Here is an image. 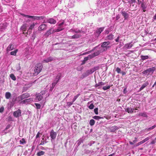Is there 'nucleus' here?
Returning a JSON list of instances; mask_svg holds the SVG:
<instances>
[{
	"instance_id": "f257e3e1",
	"label": "nucleus",
	"mask_w": 156,
	"mask_h": 156,
	"mask_svg": "<svg viewBox=\"0 0 156 156\" xmlns=\"http://www.w3.org/2000/svg\"><path fill=\"white\" fill-rule=\"evenodd\" d=\"M42 66L41 64L40 63L38 64L36 66L34 69V76L38 75L41 71Z\"/></svg>"
},
{
	"instance_id": "f03ea898",
	"label": "nucleus",
	"mask_w": 156,
	"mask_h": 156,
	"mask_svg": "<svg viewBox=\"0 0 156 156\" xmlns=\"http://www.w3.org/2000/svg\"><path fill=\"white\" fill-rule=\"evenodd\" d=\"M156 67H154L152 68H150L143 71L142 73L146 75H148L151 73H153V72L156 70Z\"/></svg>"
},
{
	"instance_id": "7ed1b4c3",
	"label": "nucleus",
	"mask_w": 156,
	"mask_h": 156,
	"mask_svg": "<svg viewBox=\"0 0 156 156\" xmlns=\"http://www.w3.org/2000/svg\"><path fill=\"white\" fill-rule=\"evenodd\" d=\"M44 92L45 91H42L41 92L40 94L39 93L36 94L37 98L38 101H41L43 97L42 95H43L45 94Z\"/></svg>"
},
{
	"instance_id": "20e7f679",
	"label": "nucleus",
	"mask_w": 156,
	"mask_h": 156,
	"mask_svg": "<svg viewBox=\"0 0 156 156\" xmlns=\"http://www.w3.org/2000/svg\"><path fill=\"white\" fill-rule=\"evenodd\" d=\"M50 135L51 139L54 140L56 137L57 133L53 129H52L50 132Z\"/></svg>"
},
{
	"instance_id": "39448f33",
	"label": "nucleus",
	"mask_w": 156,
	"mask_h": 156,
	"mask_svg": "<svg viewBox=\"0 0 156 156\" xmlns=\"http://www.w3.org/2000/svg\"><path fill=\"white\" fill-rule=\"evenodd\" d=\"M14 116L16 117H18L21 115V111L20 109H18L17 110L15 111L13 114Z\"/></svg>"
},
{
	"instance_id": "423d86ee",
	"label": "nucleus",
	"mask_w": 156,
	"mask_h": 156,
	"mask_svg": "<svg viewBox=\"0 0 156 156\" xmlns=\"http://www.w3.org/2000/svg\"><path fill=\"white\" fill-rule=\"evenodd\" d=\"M39 31L44 30L47 29V25L45 24H41L38 27Z\"/></svg>"
},
{
	"instance_id": "0eeeda50",
	"label": "nucleus",
	"mask_w": 156,
	"mask_h": 156,
	"mask_svg": "<svg viewBox=\"0 0 156 156\" xmlns=\"http://www.w3.org/2000/svg\"><path fill=\"white\" fill-rule=\"evenodd\" d=\"M96 55H95V53L89 55L85 57L84 58L83 60H84L85 62H86L88 60L91 59Z\"/></svg>"
},
{
	"instance_id": "6e6552de",
	"label": "nucleus",
	"mask_w": 156,
	"mask_h": 156,
	"mask_svg": "<svg viewBox=\"0 0 156 156\" xmlns=\"http://www.w3.org/2000/svg\"><path fill=\"white\" fill-rule=\"evenodd\" d=\"M33 98H29V99H26L22 101L21 102V103L22 104H26V103L31 102L33 101Z\"/></svg>"
},
{
	"instance_id": "1a4fd4ad",
	"label": "nucleus",
	"mask_w": 156,
	"mask_h": 156,
	"mask_svg": "<svg viewBox=\"0 0 156 156\" xmlns=\"http://www.w3.org/2000/svg\"><path fill=\"white\" fill-rule=\"evenodd\" d=\"M121 13L122 16H124L125 20H126L129 17V15L125 11H122Z\"/></svg>"
},
{
	"instance_id": "9d476101",
	"label": "nucleus",
	"mask_w": 156,
	"mask_h": 156,
	"mask_svg": "<svg viewBox=\"0 0 156 156\" xmlns=\"http://www.w3.org/2000/svg\"><path fill=\"white\" fill-rule=\"evenodd\" d=\"M118 129L119 128L115 126L110 127L109 128L110 131L112 132H115L116 130Z\"/></svg>"
},
{
	"instance_id": "9b49d317",
	"label": "nucleus",
	"mask_w": 156,
	"mask_h": 156,
	"mask_svg": "<svg viewBox=\"0 0 156 156\" xmlns=\"http://www.w3.org/2000/svg\"><path fill=\"white\" fill-rule=\"evenodd\" d=\"M53 59V58L52 57H50L42 61L43 63H44V62H51L52 61Z\"/></svg>"
},
{
	"instance_id": "f8f14e48",
	"label": "nucleus",
	"mask_w": 156,
	"mask_h": 156,
	"mask_svg": "<svg viewBox=\"0 0 156 156\" xmlns=\"http://www.w3.org/2000/svg\"><path fill=\"white\" fill-rule=\"evenodd\" d=\"M47 22L51 24H55L56 21L53 18H50L47 20Z\"/></svg>"
},
{
	"instance_id": "ddd939ff",
	"label": "nucleus",
	"mask_w": 156,
	"mask_h": 156,
	"mask_svg": "<svg viewBox=\"0 0 156 156\" xmlns=\"http://www.w3.org/2000/svg\"><path fill=\"white\" fill-rule=\"evenodd\" d=\"M106 84V83L105 82H98V89L102 88V87L105 85Z\"/></svg>"
},
{
	"instance_id": "4468645a",
	"label": "nucleus",
	"mask_w": 156,
	"mask_h": 156,
	"mask_svg": "<svg viewBox=\"0 0 156 156\" xmlns=\"http://www.w3.org/2000/svg\"><path fill=\"white\" fill-rule=\"evenodd\" d=\"M134 108H132L130 107H128L126 109H125V111L126 112H127L129 113H132L133 112Z\"/></svg>"
},
{
	"instance_id": "2eb2a0df",
	"label": "nucleus",
	"mask_w": 156,
	"mask_h": 156,
	"mask_svg": "<svg viewBox=\"0 0 156 156\" xmlns=\"http://www.w3.org/2000/svg\"><path fill=\"white\" fill-rule=\"evenodd\" d=\"M147 7V5H146V3L145 2L142 5H141V7L142 9L143 10L144 12H145L146 11V9Z\"/></svg>"
},
{
	"instance_id": "dca6fc26",
	"label": "nucleus",
	"mask_w": 156,
	"mask_h": 156,
	"mask_svg": "<svg viewBox=\"0 0 156 156\" xmlns=\"http://www.w3.org/2000/svg\"><path fill=\"white\" fill-rule=\"evenodd\" d=\"M149 83L147 82H146L145 83H144L142 86L140 88L139 91H140L143 89L144 88L146 87L148 85Z\"/></svg>"
},
{
	"instance_id": "f3484780",
	"label": "nucleus",
	"mask_w": 156,
	"mask_h": 156,
	"mask_svg": "<svg viewBox=\"0 0 156 156\" xmlns=\"http://www.w3.org/2000/svg\"><path fill=\"white\" fill-rule=\"evenodd\" d=\"M110 44V42L109 41H105L103 42L101 45V47L102 48H106L108 45Z\"/></svg>"
},
{
	"instance_id": "a211bd4d",
	"label": "nucleus",
	"mask_w": 156,
	"mask_h": 156,
	"mask_svg": "<svg viewBox=\"0 0 156 156\" xmlns=\"http://www.w3.org/2000/svg\"><path fill=\"white\" fill-rule=\"evenodd\" d=\"M14 48V45L10 44L6 48L7 51H9L12 50Z\"/></svg>"
},
{
	"instance_id": "6ab92c4d",
	"label": "nucleus",
	"mask_w": 156,
	"mask_h": 156,
	"mask_svg": "<svg viewBox=\"0 0 156 156\" xmlns=\"http://www.w3.org/2000/svg\"><path fill=\"white\" fill-rule=\"evenodd\" d=\"M52 28H51L48 30L44 34V35L47 37H48L51 34L52 32Z\"/></svg>"
},
{
	"instance_id": "aec40b11",
	"label": "nucleus",
	"mask_w": 156,
	"mask_h": 156,
	"mask_svg": "<svg viewBox=\"0 0 156 156\" xmlns=\"http://www.w3.org/2000/svg\"><path fill=\"white\" fill-rule=\"evenodd\" d=\"M140 57L141 58V60L143 62L144 60H145L147 59H148L150 58V57L148 55H141L140 56Z\"/></svg>"
},
{
	"instance_id": "412c9836",
	"label": "nucleus",
	"mask_w": 156,
	"mask_h": 156,
	"mask_svg": "<svg viewBox=\"0 0 156 156\" xmlns=\"http://www.w3.org/2000/svg\"><path fill=\"white\" fill-rule=\"evenodd\" d=\"M23 99L27 98L30 97V94L28 93H26L21 95Z\"/></svg>"
},
{
	"instance_id": "4be33fe9",
	"label": "nucleus",
	"mask_w": 156,
	"mask_h": 156,
	"mask_svg": "<svg viewBox=\"0 0 156 156\" xmlns=\"http://www.w3.org/2000/svg\"><path fill=\"white\" fill-rule=\"evenodd\" d=\"M27 28V24H23L21 27L20 29L23 31H25Z\"/></svg>"
},
{
	"instance_id": "5701e85b",
	"label": "nucleus",
	"mask_w": 156,
	"mask_h": 156,
	"mask_svg": "<svg viewBox=\"0 0 156 156\" xmlns=\"http://www.w3.org/2000/svg\"><path fill=\"white\" fill-rule=\"evenodd\" d=\"M61 76V73H58L56 76L55 80L58 82L59 80L60 79Z\"/></svg>"
},
{
	"instance_id": "b1692460",
	"label": "nucleus",
	"mask_w": 156,
	"mask_h": 156,
	"mask_svg": "<svg viewBox=\"0 0 156 156\" xmlns=\"http://www.w3.org/2000/svg\"><path fill=\"white\" fill-rule=\"evenodd\" d=\"M81 36V35L79 34H75L71 36V38L77 39L80 38Z\"/></svg>"
},
{
	"instance_id": "393cba45",
	"label": "nucleus",
	"mask_w": 156,
	"mask_h": 156,
	"mask_svg": "<svg viewBox=\"0 0 156 156\" xmlns=\"http://www.w3.org/2000/svg\"><path fill=\"white\" fill-rule=\"evenodd\" d=\"M11 94L9 92H7L5 94V97L7 99H9L11 97Z\"/></svg>"
},
{
	"instance_id": "a878e982",
	"label": "nucleus",
	"mask_w": 156,
	"mask_h": 156,
	"mask_svg": "<svg viewBox=\"0 0 156 156\" xmlns=\"http://www.w3.org/2000/svg\"><path fill=\"white\" fill-rule=\"evenodd\" d=\"M35 25L34 23L32 24L30 26L29 28L28 31L30 32H31V30L34 27Z\"/></svg>"
},
{
	"instance_id": "bb28decb",
	"label": "nucleus",
	"mask_w": 156,
	"mask_h": 156,
	"mask_svg": "<svg viewBox=\"0 0 156 156\" xmlns=\"http://www.w3.org/2000/svg\"><path fill=\"white\" fill-rule=\"evenodd\" d=\"M45 17L44 16H35V20H39L44 19Z\"/></svg>"
},
{
	"instance_id": "cd10ccee",
	"label": "nucleus",
	"mask_w": 156,
	"mask_h": 156,
	"mask_svg": "<svg viewBox=\"0 0 156 156\" xmlns=\"http://www.w3.org/2000/svg\"><path fill=\"white\" fill-rule=\"evenodd\" d=\"M111 86L110 85H107V86H105L104 85V86H103L102 87V88L104 90H107L108 89H109Z\"/></svg>"
},
{
	"instance_id": "c85d7f7f",
	"label": "nucleus",
	"mask_w": 156,
	"mask_h": 156,
	"mask_svg": "<svg viewBox=\"0 0 156 156\" xmlns=\"http://www.w3.org/2000/svg\"><path fill=\"white\" fill-rule=\"evenodd\" d=\"M133 44L131 43L127 44L125 45V47L127 49L131 48Z\"/></svg>"
},
{
	"instance_id": "c756f323",
	"label": "nucleus",
	"mask_w": 156,
	"mask_h": 156,
	"mask_svg": "<svg viewBox=\"0 0 156 156\" xmlns=\"http://www.w3.org/2000/svg\"><path fill=\"white\" fill-rule=\"evenodd\" d=\"M63 29V28H58L56 30H54L52 31V33H53L56 32H58L61 31Z\"/></svg>"
},
{
	"instance_id": "7c9ffc66",
	"label": "nucleus",
	"mask_w": 156,
	"mask_h": 156,
	"mask_svg": "<svg viewBox=\"0 0 156 156\" xmlns=\"http://www.w3.org/2000/svg\"><path fill=\"white\" fill-rule=\"evenodd\" d=\"M139 115L145 117L147 118V115L145 112H144L143 113H140L139 114Z\"/></svg>"
},
{
	"instance_id": "2f4dec72",
	"label": "nucleus",
	"mask_w": 156,
	"mask_h": 156,
	"mask_svg": "<svg viewBox=\"0 0 156 156\" xmlns=\"http://www.w3.org/2000/svg\"><path fill=\"white\" fill-rule=\"evenodd\" d=\"M44 152L43 151H41L37 152V156H41L44 155Z\"/></svg>"
},
{
	"instance_id": "473e14b6",
	"label": "nucleus",
	"mask_w": 156,
	"mask_h": 156,
	"mask_svg": "<svg viewBox=\"0 0 156 156\" xmlns=\"http://www.w3.org/2000/svg\"><path fill=\"white\" fill-rule=\"evenodd\" d=\"M105 27H100L98 29V36L99 34L103 30Z\"/></svg>"
},
{
	"instance_id": "72a5a7b5",
	"label": "nucleus",
	"mask_w": 156,
	"mask_h": 156,
	"mask_svg": "<svg viewBox=\"0 0 156 156\" xmlns=\"http://www.w3.org/2000/svg\"><path fill=\"white\" fill-rule=\"evenodd\" d=\"M18 51V50L16 49L14 51L10 52V55H16V53Z\"/></svg>"
},
{
	"instance_id": "f704fd0d",
	"label": "nucleus",
	"mask_w": 156,
	"mask_h": 156,
	"mask_svg": "<svg viewBox=\"0 0 156 156\" xmlns=\"http://www.w3.org/2000/svg\"><path fill=\"white\" fill-rule=\"evenodd\" d=\"M156 127V125H154L146 129L145 130H150L151 129H154Z\"/></svg>"
},
{
	"instance_id": "c9c22d12",
	"label": "nucleus",
	"mask_w": 156,
	"mask_h": 156,
	"mask_svg": "<svg viewBox=\"0 0 156 156\" xmlns=\"http://www.w3.org/2000/svg\"><path fill=\"white\" fill-rule=\"evenodd\" d=\"M20 144H25L26 142L24 138H22L20 141Z\"/></svg>"
},
{
	"instance_id": "e433bc0d",
	"label": "nucleus",
	"mask_w": 156,
	"mask_h": 156,
	"mask_svg": "<svg viewBox=\"0 0 156 156\" xmlns=\"http://www.w3.org/2000/svg\"><path fill=\"white\" fill-rule=\"evenodd\" d=\"M10 78L13 80H16V77L13 74H11L10 75Z\"/></svg>"
},
{
	"instance_id": "4c0bfd02",
	"label": "nucleus",
	"mask_w": 156,
	"mask_h": 156,
	"mask_svg": "<svg viewBox=\"0 0 156 156\" xmlns=\"http://www.w3.org/2000/svg\"><path fill=\"white\" fill-rule=\"evenodd\" d=\"M80 95V94H79L76 95V96H75L74 97V98L73 100V102H74Z\"/></svg>"
},
{
	"instance_id": "58836bf2",
	"label": "nucleus",
	"mask_w": 156,
	"mask_h": 156,
	"mask_svg": "<svg viewBox=\"0 0 156 156\" xmlns=\"http://www.w3.org/2000/svg\"><path fill=\"white\" fill-rule=\"evenodd\" d=\"M95 123V121L94 119H92L90 121V124L91 126L93 125Z\"/></svg>"
},
{
	"instance_id": "ea45409f",
	"label": "nucleus",
	"mask_w": 156,
	"mask_h": 156,
	"mask_svg": "<svg viewBox=\"0 0 156 156\" xmlns=\"http://www.w3.org/2000/svg\"><path fill=\"white\" fill-rule=\"evenodd\" d=\"M113 35L111 34L108 36L107 38L108 39L111 40L113 39Z\"/></svg>"
},
{
	"instance_id": "a19ab883",
	"label": "nucleus",
	"mask_w": 156,
	"mask_h": 156,
	"mask_svg": "<svg viewBox=\"0 0 156 156\" xmlns=\"http://www.w3.org/2000/svg\"><path fill=\"white\" fill-rule=\"evenodd\" d=\"M17 98L18 102H19L23 100L21 95L17 97Z\"/></svg>"
},
{
	"instance_id": "79ce46f5",
	"label": "nucleus",
	"mask_w": 156,
	"mask_h": 156,
	"mask_svg": "<svg viewBox=\"0 0 156 156\" xmlns=\"http://www.w3.org/2000/svg\"><path fill=\"white\" fill-rule=\"evenodd\" d=\"M138 1L137 4L138 5H142L143 3H144L145 2L144 1V0H142V1H140V0H137Z\"/></svg>"
},
{
	"instance_id": "37998d69",
	"label": "nucleus",
	"mask_w": 156,
	"mask_h": 156,
	"mask_svg": "<svg viewBox=\"0 0 156 156\" xmlns=\"http://www.w3.org/2000/svg\"><path fill=\"white\" fill-rule=\"evenodd\" d=\"M70 31L74 32L75 33H81V30H73L72 29L70 30Z\"/></svg>"
},
{
	"instance_id": "c03bdc74",
	"label": "nucleus",
	"mask_w": 156,
	"mask_h": 156,
	"mask_svg": "<svg viewBox=\"0 0 156 156\" xmlns=\"http://www.w3.org/2000/svg\"><path fill=\"white\" fill-rule=\"evenodd\" d=\"M35 105L36 107V108L37 109H40L41 107V105L39 104L35 103Z\"/></svg>"
},
{
	"instance_id": "a18cd8bd",
	"label": "nucleus",
	"mask_w": 156,
	"mask_h": 156,
	"mask_svg": "<svg viewBox=\"0 0 156 156\" xmlns=\"http://www.w3.org/2000/svg\"><path fill=\"white\" fill-rule=\"evenodd\" d=\"M73 101L72 102H67V105L69 107L73 104Z\"/></svg>"
},
{
	"instance_id": "49530a36",
	"label": "nucleus",
	"mask_w": 156,
	"mask_h": 156,
	"mask_svg": "<svg viewBox=\"0 0 156 156\" xmlns=\"http://www.w3.org/2000/svg\"><path fill=\"white\" fill-rule=\"evenodd\" d=\"M116 70L118 73H121V70L119 67L116 68Z\"/></svg>"
},
{
	"instance_id": "de8ad7c7",
	"label": "nucleus",
	"mask_w": 156,
	"mask_h": 156,
	"mask_svg": "<svg viewBox=\"0 0 156 156\" xmlns=\"http://www.w3.org/2000/svg\"><path fill=\"white\" fill-rule=\"evenodd\" d=\"M58 82L56 81L55 80H54L53 83H52V85L53 86H55L56 84L58 83Z\"/></svg>"
},
{
	"instance_id": "09e8293b",
	"label": "nucleus",
	"mask_w": 156,
	"mask_h": 156,
	"mask_svg": "<svg viewBox=\"0 0 156 156\" xmlns=\"http://www.w3.org/2000/svg\"><path fill=\"white\" fill-rule=\"evenodd\" d=\"M90 109H93L94 107V105L93 104H91L88 107Z\"/></svg>"
},
{
	"instance_id": "8fccbe9b",
	"label": "nucleus",
	"mask_w": 156,
	"mask_h": 156,
	"mask_svg": "<svg viewBox=\"0 0 156 156\" xmlns=\"http://www.w3.org/2000/svg\"><path fill=\"white\" fill-rule=\"evenodd\" d=\"M144 142H143V140H142L140 142H139V143H138L137 144V146H139L143 143H144Z\"/></svg>"
},
{
	"instance_id": "3c124183",
	"label": "nucleus",
	"mask_w": 156,
	"mask_h": 156,
	"mask_svg": "<svg viewBox=\"0 0 156 156\" xmlns=\"http://www.w3.org/2000/svg\"><path fill=\"white\" fill-rule=\"evenodd\" d=\"M127 1L128 3L130 4V5L134 3L133 2H132V1L131 0H127Z\"/></svg>"
},
{
	"instance_id": "603ef678",
	"label": "nucleus",
	"mask_w": 156,
	"mask_h": 156,
	"mask_svg": "<svg viewBox=\"0 0 156 156\" xmlns=\"http://www.w3.org/2000/svg\"><path fill=\"white\" fill-rule=\"evenodd\" d=\"M4 111V108L3 107H2L0 108V112L2 113Z\"/></svg>"
},
{
	"instance_id": "864d4df0",
	"label": "nucleus",
	"mask_w": 156,
	"mask_h": 156,
	"mask_svg": "<svg viewBox=\"0 0 156 156\" xmlns=\"http://www.w3.org/2000/svg\"><path fill=\"white\" fill-rule=\"evenodd\" d=\"M155 143H156V140H155V138L154 140H153L151 142V144H154Z\"/></svg>"
},
{
	"instance_id": "5fc2aeb1",
	"label": "nucleus",
	"mask_w": 156,
	"mask_h": 156,
	"mask_svg": "<svg viewBox=\"0 0 156 156\" xmlns=\"http://www.w3.org/2000/svg\"><path fill=\"white\" fill-rule=\"evenodd\" d=\"M40 133L39 132H38L37 133V135H36V139H37V138H38L39 137V136H40Z\"/></svg>"
},
{
	"instance_id": "6e6d98bb",
	"label": "nucleus",
	"mask_w": 156,
	"mask_h": 156,
	"mask_svg": "<svg viewBox=\"0 0 156 156\" xmlns=\"http://www.w3.org/2000/svg\"><path fill=\"white\" fill-rule=\"evenodd\" d=\"M10 126H11V125L10 124L8 125H7V126H6L5 130H7V129H9L10 127Z\"/></svg>"
},
{
	"instance_id": "4d7b16f0",
	"label": "nucleus",
	"mask_w": 156,
	"mask_h": 156,
	"mask_svg": "<svg viewBox=\"0 0 156 156\" xmlns=\"http://www.w3.org/2000/svg\"><path fill=\"white\" fill-rule=\"evenodd\" d=\"M149 139V138L148 137H147V138H145L144 140H143V142L144 143L145 142L147 141Z\"/></svg>"
},
{
	"instance_id": "13d9d810",
	"label": "nucleus",
	"mask_w": 156,
	"mask_h": 156,
	"mask_svg": "<svg viewBox=\"0 0 156 156\" xmlns=\"http://www.w3.org/2000/svg\"><path fill=\"white\" fill-rule=\"evenodd\" d=\"M94 111L96 114H98V108H96L94 109Z\"/></svg>"
},
{
	"instance_id": "bf43d9fd",
	"label": "nucleus",
	"mask_w": 156,
	"mask_h": 156,
	"mask_svg": "<svg viewBox=\"0 0 156 156\" xmlns=\"http://www.w3.org/2000/svg\"><path fill=\"white\" fill-rule=\"evenodd\" d=\"M23 16H24V17H27L28 18H29V16H30V15H25L24 14H21Z\"/></svg>"
},
{
	"instance_id": "052dcab7",
	"label": "nucleus",
	"mask_w": 156,
	"mask_h": 156,
	"mask_svg": "<svg viewBox=\"0 0 156 156\" xmlns=\"http://www.w3.org/2000/svg\"><path fill=\"white\" fill-rule=\"evenodd\" d=\"M35 16H30L29 18H32L34 20H35Z\"/></svg>"
},
{
	"instance_id": "680f3d73",
	"label": "nucleus",
	"mask_w": 156,
	"mask_h": 156,
	"mask_svg": "<svg viewBox=\"0 0 156 156\" xmlns=\"http://www.w3.org/2000/svg\"><path fill=\"white\" fill-rule=\"evenodd\" d=\"M119 36H118L117 38L115 40V41L116 42H119Z\"/></svg>"
},
{
	"instance_id": "e2e57ef3",
	"label": "nucleus",
	"mask_w": 156,
	"mask_h": 156,
	"mask_svg": "<svg viewBox=\"0 0 156 156\" xmlns=\"http://www.w3.org/2000/svg\"><path fill=\"white\" fill-rule=\"evenodd\" d=\"M120 18V16L118 15L116 16V20H117Z\"/></svg>"
},
{
	"instance_id": "0e129e2a",
	"label": "nucleus",
	"mask_w": 156,
	"mask_h": 156,
	"mask_svg": "<svg viewBox=\"0 0 156 156\" xmlns=\"http://www.w3.org/2000/svg\"><path fill=\"white\" fill-rule=\"evenodd\" d=\"M44 144V141L41 140V143L39 145H43Z\"/></svg>"
},
{
	"instance_id": "69168bd1",
	"label": "nucleus",
	"mask_w": 156,
	"mask_h": 156,
	"mask_svg": "<svg viewBox=\"0 0 156 156\" xmlns=\"http://www.w3.org/2000/svg\"><path fill=\"white\" fill-rule=\"evenodd\" d=\"M2 27L3 28L5 29L6 27V24H2Z\"/></svg>"
},
{
	"instance_id": "338daca9",
	"label": "nucleus",
	"mask_w": 156,
	"mask_h": 156,
	"mask_svg": "<svg viewBox=\"0 0 156 156\" xmlns=\"http://www.w3.org/2000/svg\"><path fill=\"white\" fill-rule=\"evenodd\" d=\"M86 62H85L84 60H83L82 61V63L81 64V65H84V64L85 63H86Z\"/></svg>"
},
{
	"instance_id": "774afa93",
	"label": "nucleus",
	"mask_w": 156,
	"mask_h": 156,
	"mask_svg": "<svg viewBox=\"0 0 156 156\" xmlns=\"http://www.w3.org/2000/svg\"><path fill=\"white\" fill-rule=\"evenodd\" d=\"M153 19L154 20H156V14L153 17Z\"/></svg>"
}]
</instances>
